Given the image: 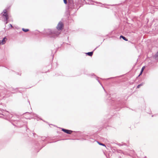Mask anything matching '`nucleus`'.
<instances>
[{
    "label": "nucleus",
    "instance_id": "f257e3e1",
    "mask_svg": "<svg viewBox=\"0 0 158 158\" xmlns=\"http://www.w3.org/2000/svg\"><path fill=\"white\" fill-rule=\"evenodd\" d=\"M64 26L63 23L61 22H60L57 26V28L58 30H61L62 29Z\"/></svg>",
    "mask_w": 158,
    "mask_h": 158
},
{
    "label": "nucleus",
    "instance_id": "f03ea898",
    "mask_svg": "<svg viewBox=\"0 0 158 158\" xmlns=\"http://www.w3.org/2000/svg\"><path fill=\"white\" fill-rule=\"evenodd\" d=\"M3 12L4 14H3V16L5 17L6 21H7L9 19V17L8 14L6 13V9L4 10Z\"/></svg>",
    "mask_w": 158,
    "mask_h": 158
},
{
    "label": "nucleus",
    "instance_id": "7ed1b4c3",
    "mask_svg": "<svg viewBox=\"0 0 158 158\" xmlns=\"http://www.w3.org/2000/svg\"><path fill=\"white\" fill-rule=\"evenodd\" d=\"M7 40V39L5 37L2 40H0V45L4 44L6 43Z\"/></svg>",
    "mask_w": 158,
    "mask_h": 158
},
{
    "label": "nucleus",
    "instance_id": "20e7f679",
    "mask_svg": "<svg viewBox=\"0 0 158 158\" xmlns=\"http://www.w3.org/2000/svg\"><path fill=\"white\" fill-rule=\"evenodd\" d=\"M62 131H63L64 132L69 134H71L72 133V131L71 130H66L64 129H62Z\"/></svg>",
    "mask_w": 158,
    "mask_h": 158
},
{
    "label": "nucleus",
    "instance_id": "39448f33",
    "mask_svg": "<svg viewBox=\"0 0 158 158\" xmlns=\"http://www.w3.org/2000/svg\"><path fill=\"white\" fill-rule=\"evenodd\" d=\"M145 66H143L142 67V69H141V70L140 73L139 75V76H140L142 74V73H143V70L145 69Z\"/></svg>",
    "mask_w": 158,
    "mask_h": 158
},
{
    "label": "nucleus",
    "instance_id": "423d86ee",
    "mask_svg": "<svg viewBox=\"0 0 158 158\" xmlns=\"http://www.w3.org/2000/svg\"><path fill=\"white\" fill-rule=\"evenodd\" d=\"M93 52H88L86 53V54L89 56H92L93 54Z\"/></svg>",
    "mask_w": 158,
    "mask_h": 158
},
{
    "label": "nucleus",
    "instance_id": "0eeeda50",
    "mask_svg": "<svg viewBox=\"0 0 158 158\" xmlns=\"http://www.w3.org/2000/svg\"><path fill=\"white\" fill-rule=\"evenodd\" d=\"M120 38H122L123 39V40H125V41H128V40L127 39H126L125 37L123 36V35H121L120 36Z\"/></svg>",
    "mask_w": 158,
    "mask_h": 158
},
{
    "label": "nucleus",
    "instance_id": "6e6552de",
    "mask_svg": "<svg viewBox=\"0 0 158 158\" xmlns=\"http://www.w3.org/2000/svg\"><path fill=\"white\" fill-rule=\"evenodd\" d=\"M22 30L24 31V32H26L28 31H29L28 29H25L24 28H23L22 29Z\"/></svg>",
    "mask_w": 158,
    "mask_h": 158
},
{
    "label": "nucleus",
    "instance_id": "1a4fd4ad",
    "mask_svg": "<svg viewBox=\"0 0 158 158\" xmlns=\"http://www.w3.org/2000/svg\"><path fill=\"white\" fill-rule=\"evenodd\" d=\"M143 83H142L141 84L138 85L137 86V88H139L141 86L143 85Z\"/></svg>",
    "mask_w": 158,
    "mask_h": 158
},
{
    "label": "nucleus",
    "instance_id": "9d476101",
    "mask_svg": "<svg viewBox=\"0 0 158 158\" xmlns=\"http://www.w3.org/2000/svg\"><path fill=\"white\" fill-rule=\"evenodd\" d=\"M98 142V143L100 145H102V146H105V147H106V146L104 144H103V143H100V142Z\"/></svg>",
    "mask_w": 158,
    "mask_h": 158
},
{
    "label": "nucleus",
    "instance_id": "9b49d317",
    "mask_svg": "<svg viewBox=\"0 0 158 158\" xmlns=\"http://www.w3.org/2000/svg\"><path fill=\"white\" fill-rule=\"evenodd\" d=\"M63 1L65 4H66L67 3V0H63Z\"/></svg>",
    "mask_w": 158,
    "mask_h": 158
},
{
    "label": "nucleus",
    "instance_id": "f8f14e48",
    "mask_svg": "<svg viewBox=\"0 0 158 158\" xmlns=\"http://www.w3.org/2000/svg\"><path fill=\"white\" fill-rule=\"evenodd\" d=\"M33 115L35 117H37V115L35 114H34Z\"/></svg>",
    "mask_w": 158,
    "mask_h": 158
},
{
    "label": "nucleus",
    "instance_id": "ddd939ff",
    "mask_svg": "<svg viewBox=\"0 0 158 158\" xmlns=\"http://www.w3.org/2000/svg\"><path fill=\"white\" fill-rule=\"evenodd\" d=\"M10 27H12V26L11 24H10Z\"/></svg>",
    "mask_w": 158,
    "mask_h": 158
},
{
    "label": "nucleus",
    "instance_id": "4468645a",
    "mask_svg": "<svg viewBox=\"0 0 158 158\" xmlns=\"http://www.w3.org/2000/svg\"><path fill=\"white\" fill-rule=\"evenodd\" d=\"M45 137H44V138H43L42 139H43H43H44V140H45Z\"/></svg>",
    "mask_w": 158,
    "mask_h": 158
},
{
    "label": "nucleus",
    "instance_id": "2eb2a0df",
    "mask_svg": "<svg viewBox=\"0 0 158 158\" xmlns=\"http://www.w3.org/2000/svg\"><path fill=\"white\" fill-rule=\"evenodd\" d=\"M8 23V21H6V24L7 23Z\"/></svg>",
    "mask_w": 158,
    "mask_h": 158
}]
</instances>
